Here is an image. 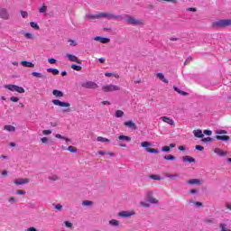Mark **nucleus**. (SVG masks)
Instances as JSON below:
<instances>
[{
  "label": "nucleus",
  "mask_w": 231,
  "mask_h": 231,
  "mask_svg": "<svg viewBox=\"0 0 231 231\" xmlns=\"http://www.w3.org/2000/svg\"><path fill=\"white\" fill-rule=\"evenodd\" d=\"M212 28L215 30H221L223 28H227V26H231V19H221L215 21L211 23Z\"/></svg>",
  "instance_id": "obj_1"
},
{
  "label": "nucleus",
  "mask_w": 231,
  "mask_h": 231,
  "mask_svg": "<svg viewBox=\"0 0 231 231\" xmlns=\"http://www.w3.org/2000/svg\"><path fill=\"white\" fill-rule=\"evenodd\" d=\"M171 151V147L165 145L162 147V152H169Z\"/></svg>",
  "instance_id": "obj_48"
},
{
  "label": "nucleus",
  "mask_w": 231,
  "mask_h": 231,
  "mask_svg": "<svg viewBox=\"0 0 231 231\" xmlns=\"http://www.w3.org/2000/svg\"><path fill=\"white\" fill-rule=\"evenodd\" d=\"M67 151H69V152H77V147L70 145L67 148Z\"/></svg>",
  "instance_id": "obj_43"
},
{
  "label": "nucleus",
  "mask_w": 231,
  "mask_h": 231,
  "mask_svg": "<svg viewBox=\"0 0 231 231\" xmlns=\"http://www.w3.org/2000/svg\"><path fill=\"white\" fill-rule=\"evenodd\" d=\"M48 73H52V75H59L58 69H47Z\"/></svg>",
  "instance_id": "obj_29"
},
{
  "label": "nucleus",
  "mask_w": 231,
  "mask_h": 231,
  "mask_svg": "<svg viewBox=\"0 0 231 231\" xmlns=\"http://www.w3.org/2000/svg\"><path fill=\"white\" fill-rule=\"evenodd\" d=\"M41 142H42V143H48V139H47V137H42V138L41 139Z\"/></svg>",
  "instance_id": "obj_61"
},
{
  "label": "nucleus",
  "mask_w": 231,
  "mask_h": 231,
  "mask_svg": "<svg viewBox=\"0 0 231 231\" xmlns=\"http://www.w3.org/2000/svg\"><path fill=\"white\" fill-rule=\"evenodd\" d=\"M194 136L196 138H203V132L199 129L193 131Z\"/></svg>",
  "instance_id": "obj_22"
},
{
  "label": "nucleus",
  "mask_w": 231,
  "mask_h": 231,
  "mask_svg": "<svg viewBox=\"0 0 231 231\" xmlns=\"http://www.w3.org/2000/svg\"><path fill=\"white\" fill-rule=\"evenodd\" d=\"M69 46H77V43L73 40H69Z\"/></svg>",
  "instance_id": "obj_58"
},
{
  "label": "nucleus",
  "mask_w": 231,
  "mask_h": 231,
  "mask_svg": "<svg viewBox=\"0 0 231 231\" xmlns=\"http://www.w3.org/2000/svg\"><path fill=\"white\" fill-rule=\"evenodd\" d=\"M5 131H9V132H12L14 133V131H15V126H13V125H5L4 127Z\"/></svg>",
  "instance_id": "obj_28"
},
{
  "label": "nucleus",
  "mask_w": 231,
  "mask_h": 231,
  "mask_svg": "<svg viewBox=\"0 0 231 231\" xmlns=\"http://www.w3.org/2000/svg\"><path fill=\"white\" fill-rule=\"evenodd\" d=\"M164 160L172 161V160H176V157H174V155H172V154H169V155L164 156Z\"/></svg>",
  "instance_id": "obj_41"
},
{
  "label": "nucleus",
  "mask_w": 231,
  "mask_h": 231,
  "mask_svg": "<svg viewBox=\"0 0 231 231\" xmlns=\"http://www.w3.org/2000/svg\"><path fill=\"white\" fill-rule=\"evenodd\" d=\"M146 152H150L152 154H158V152H160V151H158L154 148H146Z\"/></svg>",
  "instance_id": "obj_27"
},
{
  "label": "nucleus",
  "mask_w": 231,
  "mask_h": 231,
  "mask_svg": "<svg viewBox=\"0 0 231 231\" xmlns=\"http://www.w3.org/2000/svg\"><path fill=\"white\" fill-rule=\"evenodd\" d=\"M161 118L165 124H169V125H174V120L171 119V117L162 116Z\"/></svg>",
  "instance_id": "obj_16"
},
{
  "label": "nucleus",
  "mask_w": 231,
  "mask_h": 231,
  "mask_svg": "<svg viewBox=\"0 0 231 231\" xmlns=\"http://www.w3.org/2000/svg\"><path fill=\"white\" fill-rule=\"evenodd\" d=\"M204 134H207L208 136H210L212 134V131L210 130H204Z\"/></svg>",
  "instance_id": "obj_59"
},
{
  "label": "nucleus",
  "mask_w": 231,
  "mask_h": 231,
  "mask_svg": "<svg viewBox=\"0 0 231 231\" xmlns=\"http://www.w3.org/2000/svg\"><path fill=\"white\" fill-rule=\"evenodd\" d=\"M30 24H31V28H33L34 30L40 29L39 24H37V23L35 22H31Z\"/></svg>",
  "instance_id": "obj_39"
},
{
  "label": "nucleus",
  "mask_w": 231,
  "mask_h": 231,
  "mask_svg": "<svg viewBox=\"0 0 231 231\" xmlns=\"http://www.w3.org/2000/svg\"><path fill=\"white\" fill-rule=\"evenodd\" d=\"M216 140H221L222 142H228V140H230V136H228V135H217Z\"/></svg>",
  "instance_id": "obj_19"
},
{
  "label": "nucleus",
  "mask_w": 231,
  "mask_h": 231,
  "mask_svg": "<svg viewBox=\"0 0 231 231\" xmlns=\"http://www.w3.org/2000/svg\"><path fill=\"white\" fill-rule=\"evenodd\" d=\"M219 226L221 228V231H231L230 229L226 228V224L221 223Z\"/></svg>",
  "instance_id": "obj_42"
},
{
  "label": "nucleus",
  "mask_w": 231,
  "mask_h": 231,
  "mask_svg": "<svg viewBox=\"0 0 231 231\" xmlns=\"http://www.w3.org/2000/svg\"><path fill=\"white\" fill-rule=\"evenodd\" d=\"M5 89H9V91H16V93H24V88L23 87H19L17 85H5Z\"/></svg>",
  "instance_id": "obj_5"
},
{
  "label": "nucleus",
  "mask_w": 231,
  "mask_h": 231,
  "mask_svg": "<svg viewBox=\"0 0 231 231\" xmlns=\"http://www.w3.org/2000/svg\"><path fill=\"white\" fill-rule=\"evenodd\" d=\"M188 185H201V180L191 179V180H188Z\"/></svg>",
  "instance_id": "obj_17"
},
{
  "label": "nucleus",
  "mask_w": 231,
  "mask_h": 231,
  "mask_svg": "<svg viewBox=\"0 0 231 231\" xmlns=\"http://www.w3.org/2000/svg\"><path fill=\"white\" fill-rule=\"evenodd\" d=\"M87 19L93 20V19H100V13L97 14H87Z\"/></svg>",
  "instance_id": "obj_24"
},
{
  "label": "nucleus",
  "mask_w": 231,
  "mask_h": 231,
  "mask_svg": "<svg viewBox=\"0 0 231 231\" xmlns=\"http://www.w3.org/2000/svg\"><path fill=\"white\" fill-rule=\"evenodd\" d=\"M52 104H54V106H59L60 107H70L71 106V104H69V102H63L59 99H53Z\"/></svg>",
  "instance_id": "obj_7"
},
{
  "label": "nucleus",
  "mask_w": 231,
  "mask_h": 231,
  "mask_svg": "<svg viewBox=\"0 0 231 231\" xmlns=\"http://www.w3.org/2000/svg\"><path fill=\"white\" fill-rule=\"evenodd\" d=\"M157 77H158V79H160V80H162V82H164V84H169V80H167V79H165V75H163V73L158 72Z\"/></svg>",
  "instance_id": "obj_18"
},
{
  "label": "nucleus",
  "mask_w": 231,
  "mask_h": 231,
  "mask_svg": "<svg viewBox=\"0 0 231 231\" xmlns=\"http://www.w3.org/2000/svg\"><path fill=\"white\" fill-rule=\"evenodd\" d=\"M141 147H145L146 149H149L148 147H151V143H149V142H143L141 143Z\"/></svg>",
  "instance_id": "obj_45"
},
{
  "label": "nucleus",
  "mask_w": 231,
  "mask_h": 231,
  "mask_svg": "<svg viewBox=\"0 0 231 231\" xmlns=\"http://www.w3.org/2000/svg\"><path fill=\"white\" fill-rule=\"evenodd\" d=\"M55 137H56V138H59V139H60V140H66V137L62 136L60 134H57L55 135Z\"/></svg>",
  "instance_id": "obj_57"
},
{
  "label": "nucleus",
  "mask_w": 231,
  "mask_h": 231,
  "mask_svg": "<svg viewBox=\"0 0 231 231\" xmlns=\"http://www.w3.org/2000/svg\"><path fill=\"white\" fill-rule=\"evenodd\" d=\"M16 194H18L19 196H24V194H26V191H24L23 189H18L16 191Z\"/></svg>",
  "instance_id": "obj_49"
},
{
  "label": "nucleus",
  "mask_w": 231,
  "mask_h": 231,
  "mask_svg": "<svg viewBox=\"0 0 231 231\" xmlns=\"http://www.w3.org/2000/svg\"><path fill=\"white\" fill-rule=\"evenodd\" d=\"M48 62H49L50 64H55V63L57 62V60H55V59H53V58H50V59L48 60Z\"/></svg>",
  "instance_id": "obj_53"
},
{
  "label": "nucleus",
  "mask_w": 231,
  "mask_h": 231,
  "mask_svg": "<svg viewBox=\"0 0 231 231\" xmlns=\"http://www.w3.org/2000/svg\"><path fill=\"white\" fill-rule=\"evenodd\" d=\"M0 19H4V21L10 19V14L6 8H0Z\"/></svg>",
  "instance_id": "obj_8"
},
{
  "label": "nucleus",
  "mask_w": 231,
  "mask_h": 231,
  "mask_svg": "<svg viewBox=\"0 0 231 231\" xmlns=\"http://www.w3.org/2000/svg\"><path fill=\"white\" fill-rule=\"evenodd\" d=\"M52 95L56 97H64V93L60 90H57V89H54L52 91Z\"/></svg>",
  "instance_id": "obj_23"
},
{
  "label": "nucleus",
  "mask_w": 231,
  "mask_h": 231,
  "mask_svg": "<svg viewBox=\"0 0 231 231\" xmlns=\"http://www.w3.org/2000/svg\"><path fill=\"white\" fill-rule=\"evenodd\" d=\"M10 100H11V102H19V97H11Z\"/></svg>",
  "instance_id": "obj_52"
},
{
  "label": "nucleus",
  "mask_w": 231,
  "mask_h": 231,
  "mask_svg": "<svg viewBox=\"0 0 231 231\" xmlns=\"http://www.w3.org/2000/svg\"><path fill=\"white\" fill-rule=\"evenodd\" d=\"M202 142H212V138L211 137L203 138Z\"/></svg>",
  "instance_id": "obj_62"
},
{
  "label": "nucleus",
  "mask_w": 231,
  "mask_h": 231,
  "mask_svg": "<svg viewBox=\"0 0 231 231\" xmlns=\"http://www.w3.org/2000/svg\"><path fill=\"white\" fill-rule=\"evenodd\" d=\"M102 91H104L105 93H111L113 91H120V87L116 86V85H105L102 88Z\"/></svg>",
  "instance_id": "obj_4"
},
{
  "label": "nucleus",
  "mask_w": 231,
  "mask_h": 231,
  "mask_svg": "<svg viewBox=\"0 0 231 231\" xmlns=\"http://www.w3.org/2000/svg\"><path fill=\"white\" fill-rule=\"evenodd\" d=\"M82 88L86 89H97L98 85L93 81H85L81 83Z\"/></svg>",
  "instance_id": "obj_6"
},
{
  "label": "nucleus",
  "mask_w": 231,
  "mask_h": 231,
  "mask_svg": "<svg viewBox=\"0 0 231 231\" xmlns=\"http://www.w3.org/2000/svg\"><path fill=\"white\" fill-rule=\"evenodd\" d=\"M24 37H26V39H31V40L34 39L33 33L32 32H24Z\"/></svg>",
  "instance_id": "obj_40"
},
{
  "label": "nucleus",
  "mask_w": 231,
  "mask_h": 231,
  "mask_svg": "<svg viewBox=\"0 0 231 231\" xmlns=\"http://www.w3.org/2000/svg\"><path fill=\"white\" fill-rule=\"evenodd\" d=\"M21 64L24 68H35V64H32V61H21Z\"/></svg>",
  "instance_id": "obj_21"
},
{
  "label": "nucleus",
  "mask_w": 231,
  "mask_h": 231,
  "mask_svg": "<svg viewBox=\"0 0 231 231\" xmlns=\"http://www.w3.org/2000/svg\"><path fill=\"white\" fill-rule=\"evenodd\" d=\"M123 18L124 20L126 19L125 21L128 24H133L134 26H143V24H145L143 20L134 18L129 14L124 15Z\"/></svg>",
  "instance_id": "obj_2"
},
{
  "label": "nucleus",
  "mask_w": 231,
  "mask_h": 231,
  "mask_svg": "<svg viewBox=\"0 0 231 231\" xmlns=\"http://www.w3.org/2000/svg\"><path fill=\"white\" fill-rule=\"evenodd\" d=\"M124 115H125V113H124V111H122V110H116V118H122V116H124Z\"/></svg>",
  "instance_id": "obj_33"
},
{
  "label": "nucleus",
  "mask_w": 231,
  "mask_h": 231,
  "mask_svg": "<svg viewBox=\"0 0 231 231\" xmlns=\"http://www.w3.org/2000/svg\"><path fill=\"white\" fill-rule=\"evenodd\" d=\"M21 15L23 19H26V17H28V13L25 11H21Z\"/></svg>",
  "instance_id": "obj_50"
},
{
  "label": "nucleus",
  "mask_w": 231,
  "mask_h": 231,
  "mask_svg": "<svg viewBox=\"0 0 231 231\" xmlns=\"http://www.w3.org/2000/svg\"><path fill=\"white\" fill-rule=\"evenodd\" d=\"M158 3H172L173 5L178 4V0H157Z\"/></svg>",
  "instance_id": "obj_32"
},
{
  "label": "nucleus",
  "mask_w": 231,
  "mask_h": 231,
  "mask_svg": "<svg viewBox=\"0 0 231 231\" xmlns=\"http://www.w3.org/2000/svg\"><path fill=\"white\" fill-rule=\"evenodd\" d=\"M42 134H51V130H43Z\"/></svg>",
  "instance_id": "obj_60"
},
{
  "label": "nucleus",
  "mask_w": 231,
  "mask_h": 231,
  "mask_svg": "<svg viewBox=\"0 0 231 231\" xmlns=\"http://www.w3.org/2000/svg\"><path fill=\"white\" fill-rule=\"evenodd\" d=\"M136 212L134 210L130 211H121L118 213L120 217H131V216H135Z\"/></svg>",
  "instance_id": "obj_10"
},
{
  "label": "nucleus",
  "mask_w": 231,
  "mask_h": 231,
  "mask_svg": "<svg viewBox=\"0 0 231 231\" xmlns=\"http://www.w3.org/2000/svg\"><path fill=\"white\" fill-rule=\"evenodd\" d=\"M27 231H37V229L35 227H29Z\"/></svg>",
  "instance_id": "obj_64"
},
{
  "label": "nucleus",
  "mask_w": 231,
  "mask_h": 231,
  "mask_svg": "<svg viewBox=\"0 0 231 231\" xmlns=\"http://www.w3.org/2000/svg\"><path fill=\"white\" fill-rule=\"evenodd\" d=\"M32 77H36V79H43L44 75L41 72H32Z\"/></svg>",
  "instance_id": "obj_31"
},
{
  "label": "nucleus",
  "mask_w": 231,
  "mask_h": 231,
  "mask_svg": "<svg viewBox=\"0 0 231 231\" xmlns=\"http://www.w3.org/2000/svg\"><path fill=\"white\" fill-rule=\"evenodd\" d=\"M213 151L215 154H217V156H221V157H225L228 154V152H225L219 148H215Z\"/></svg>",
  "instance_id": "obj_12"
},
{
  "label": "nucleus",
  "mask_w": 231,
  "mask_h": 231,
  "mask_svg": "<svg viewBox=\"0 0 231 231\" xmlns=\"http://www.w3.org/2000/svg\"><path fill=\"white\" fill-rule=\"evenodd\" d=\"M54 208H56V210H62V205L60 204H53Z\"/></svg>",
  "instance_id": "obj_46"
},
{
  "label": "nucleus",
  "mask_w": 231,
  "mask_h": 231,
  "mask_svg": "<svg viewBox=\"0 0 231 231\" xmlns=\"http://www.w3.org/2000/svg\"><path fill=\"white\" fill-rule=\"evenodd\" d=\"M217 134H226V130H217Z\"/></svg>",
  "instance_id": "obj_55"
},
{
  "label": "nucleus",
  "mask_w": 231,
  "mask_h": 231,
  "mask_svg": "<svg viewBox=\"0 0 231 231\" xmlns=\"http://www.w3.org/2000/svg\"><path fill=\"white\" fill-rule=\"evenodd\" d=\"M195 149L197 150V151H205V147H203V146H201V145H196L195 146Z\"/></svg>",
  "instance_id": "obj_51"
},
{
  "label": "nucleus",
  "mask_w": 231,
  "mask_h": 231,
  "mask_svg": "<svg viewBox=\"0 0 231 231\" xmlns=\"http://www.w3.org/2000/svg\"><path fill=\"white\" fill-rule=\"evenodd\" d=\"M82 205H83V207H91V205H93V201H91V200H84L82 202Z\"/></svg>",
  "instance_id": "obj_35"
},
{
  "label": "nucleus",
  "mask_w": 231,
  "mask_h": 231,
  "mask_svg": "<svg viewBox=\"0 0 231 231\" xmlns=\"http://www.w3.org/2000/svg\"><path fill=\"white\" fill-rule=\"evenodd\" d=\"M113 76H114V74L111 72L105 73V77H113Z\"/></svg>",
  "instance_id": "obj_63"
},
{
  "label": "nucleus",
  "mask_w": 231,
  "mask_h": 231,
  "mask_svg": "<svg viewBox=\"0 0 231 231\" xmlns=\"http://www.w3.org/2000/svg\"><path fill=\"white\" fill-rule=\"evenodd\" d=\"M97 142H101L102 143H109V139L102 136L97 137Z\"/></svg>",
  "instance_id": "obj_26"
},
{
  "label": "nucleus",
  "mask_w": 231,
  "mask_h": 231,
  "mask_svg": "<svg viewBox=\"0 0 231 231\" xmlns=\"http://www.w3.org/2000/svg\"><path fill=\"white\" fill-rule=\"evenodd\" d=\"M94 41H98V42H101V44H107L108 42H111V39H109V38H102L100 36L95 37Z\"/></svg>",
  "instance_id": "obj_14"
},
{
  "label": "nucleus",
  "mask_w": 231,
  "mask_h": 231,
  "mask_svg": "<svg viewBox=\"0 0 231 231\" xmlns=\"http://www.w3.org/2000/svg\"><path fill=\"white\" fill-rule=\"evenodd\" d=\"M180 175L178 174H167V178H170V180H176V178H179Z\"/></svg>",
  "instance_id": "obj_44"
},
{
  "label": "nucleus",
  "mask_w": 231,
  "mask_h": 231,
  "mask_svg": "<svg viewBox=\"0 0 231 231\" xmlns=\"http://www.w3.org/2000/svg\"><path fill=\"white\" fill-rule=\"evenodd\" d=\"M26 183H30V179L20 178L14 180V185H25Z\"/></svg>",
  "instance_id": "obj_11"
},
{
  "label": "nucleus",
  "mask_w": 231,
  "mask_h": 231,
  "mask_svg": "<svg viewBox=\"0 0 231 231\" xmlns=\"http://www.w3.org/2000/svg\"><path fill=\"white\" fill-rule=\"evenodd\" d=\"M148 201L149 203H152L153 205H158V199H156L155 198L153 197H149L148 198Z\"/></svg>",
  "instance_id": "obj_30"
},
{
  "label": "nucleus",
  "mask_w": 231,
  "mask_h": 231,
  "mask_svg": "<svg viewBox=\"0 0 231 231\" xmlns=\"http://www.w3.org/2000/svg\"><path fill=\"white\" fill-rule=\"evenodd\" d=\"M100 19H116L117 21H124V16L122 15H116L113 13H99Z\"/></svg>",
  "instance_id": "obj_3"
},
{
  "label": "nucleus",
  "mask_w": 231,
  "mask_h": 231,
  "mask_svg": "<svg viewBox=\"0 0 231 231\" xmlns=\"http://www.w3.org/2000/svg\"><path fill=\"white\" fill-rule=\"evenodd\" d=\"M65 226H67L68 228H71V226H73V224H71V222L69 221H65Z\"/></svg>",
  "instance_id": "obj_54"
},
{
  "label": "nucleus",
  "mask_w": 231,
  "mask_h": 231,
  "mask_svg": "<svg viewBox=\"0 0 231 231\" xmlns=\"http://www.w3.org/2000/svg\"><path fill=\"white\" fill-rule=\"evenodd\" d=\"M118 140H125V142H131V137H129L127 135H120L118 137Z\"/></svg>",
  "instance_id": "obj_34"
},
{
  "label": "nucleus",
  "mask_w": 231,
  "mask_h": 231,
  "mask_svg": "<svg viewBox=\"0 0 231 231\" xmlns=\"http://www.w3.org/2000/svg\"><path fill=\"white\" fill-rule=\"evenodd\" d=\"M66 57L70 62H76V64H82V60H79V57L73 54L67 53Z\"/></svg>",
  "instance_id": "obj_9"
},
{
  "label": "nucleus",
  "mask_w": 231,
  "mask_h": 231,
  "mask_svg": "<svg viewBox=\"0 0 231 231\" xmlns=\"http://www.w3.org/2000/svg\"><path fill=\"white\" fill-rule=\"evenodd\" d=\"M109 224L112 225V226H118V225H120V222H118V220L116 219H112L109 221Z\"/></svg>",
  "instance_id": "obj_37"
},
{
  "label": "nucleus",
  "mask_w": 231,
  "mask_h": 231,
  "mask_svg": "<svg viewBox=\"0 0 231 231\" xmlns=\"http://www.w3.org/2000/svg\"><path fill=\"white\" fill-rule=\"evenodd\" d=\"M71 69H74V71H82V66L71 64L70 66Z\"/></svg>",
  "instance_id": "obj_25"
},
{
  "label": "nucleus",
  "mask_w": 231,
  "mask_h": 231,
  "mask_svg": "<svg viewBox=\"0 0 231 231\" xmlns=\"http://www.w3.org/2000/svg\"><path fill=\"white\" fill-rule=\"evenodd\" d=\"M150 178H151V180H154L155 181H160L162 180V177H160V175H156V174L151 175Z\"/></svg>",
  "instance_id": "obj_36"
},
{
  "label": "nucleus",
  "mask_w": 231,
  "mask_h": 231,
  "mask_svg": "<svg viewBox=\"0 0 231 231\" xmlns=\"http://www.w3.org/2000/svg\"><path fill=\"white\" fill-rule=\"evenodd\" d=\"M190 62H192V57H188L187 60L184 62V66H187V64H189Z\"/></svg>",
  "instance_id": "obj_47"
},
{
  "label": "nucleus",
  "mask_w": 231,
  "mask_h": 231,
  "mask_svg": "<svg viewBox=\"0 0 231 231\" xmlns=\"http://www.w3.org/2000/svg\"><path fill=\"white\" fill-rule=\"evenodd\" d=\"M174 91H176V93H178L179 95H181L182 97H187V95H189V93L178 88L176 86L173 87Z\"/></svg>",
  "instance_id": "obj_20"
},
{
  "label": "nucleus",
  "mask_w": 231,
  "mask_h": 231,
  "mask_svg": "<svg viewBox=\"0 0 231 231\" xmlns=\"http://www.w3.org/2000/svg\"><path fill=\"white\" fill-rule=\"evenodd\" d=\"M141 207H144L145 208H149V207H151V205H149L148 203H145V202H141Z\"/></svg>",
  "instance_id": "obj_56"
},
{
  "label": "nucleus",
  "mask_w": 231,
  "mask_h": 231,
  "mask_svg": "<svg viewBox=\"0 0 231 231\" xmlns=\"http://www.w3.org/2000/svg\"><path fill=\"white\" fill-rule=\"evenodd\" d=\"M47 8H48V6H46V4H42V6L40 7V9H39L40 14H44V12H46Z\"/></svg>",
  "instance_id": "obj_38"
},
{
  "label": "nucleus",
  "mask_w": 231,
  "mask_h": 231,
  "mask_svg": "<svg viewBox=\"0 0 231 231\" xmlns=\"http://www.w3.org/2000/svg\"><path fill=\"white\" fill-rule=\"evenodd\" d=\"M182 162H189V163H196V159L191 156L186 155L182 157Z\"/></svg>",
  "instance_id": "obj_15"
},
{
  "label": "nucleus",
  "mask_w": 231,
  "mask_h": 231,
  "mask_svg": "<svg viewBox=\"0 0 231 231\" xmlns=\"http://www.w3.org/2000/svg\"><path fill=\"white\" fill-rule=\"evenodd\" d=\"M125 127H129V129H133V131H136V124L132 120L126 121L124 124Z\"/></svg>",
  "instance_id": "obj_13"
}]
</instances>
